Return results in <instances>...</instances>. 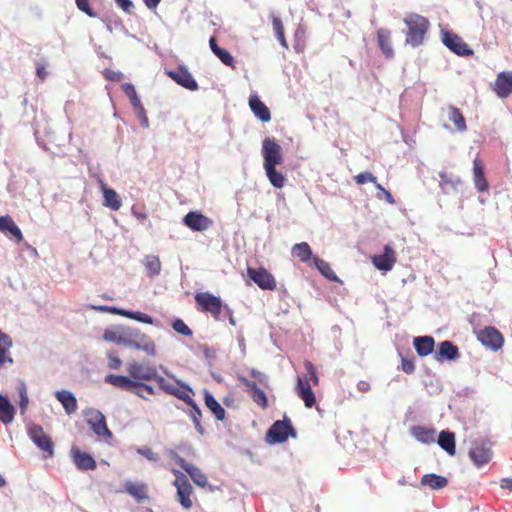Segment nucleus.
Instances as JSON below:
<instances>
[{
  "label": "nucleus",
  "mask_w": 512,
  "mask_h": 512,
  "mask_svg": "<svg viewBox=\"0 0 512 512\" xmlns=\"http://www.w3.org/2000/svg\"><path fill=\"white\" fill-rule=\"evenodd\" d=\"M197 309L204 313H210L215 320L220 319L223 303L220 297L210 292H198L195 294Z\"/></svg>",
  "instance_id": "39448f33"
},
{
  "label": "nucleus",
  "mask_w": 512,
  "mask_h": 512,
  "mask_svg": "<svg viewBox=\"0 0 512 512\" xmlns=\"http://www.w3.org/2000/svg\"><path fill=\"white\" fill-rule=\"evenodd\" d=\"M166 455L169 459L178 464L182 469H185V467L189 464L173 449H167Z\"/></svg>",
  "instance_id": "8fccbe9b"
},
{
  "label": "nucleus",
  "mask_w": 512,
  "mask_h": 512,
  "mask_svg": "<svg viewBox=\"0 0 512 512\" xmlns=\"http://www.w3.org/2000/svg\"><path fill=\"white\" fill-rule=\"evenodd\" d=\"M138 453L148 459L149 461L159 462V455L154 452L150 447L144 446L138 449Z\"/></svg>",
  "instance_id": "09e8293b"
},
{
  "label": "nucleus",
  "mask_w": 512,
  "mask_h": 512,
  "mask_svg": "<svg viewBox=\"0 0 512 512\" xmlns=\"http://www.w3.org/2000/svg\"><path fill=\"white\" fill-rule=\"evenodd\" d=\"M126 371L128 373L127 377L140 382L155 381L159 375L155 365L141 363L136 360H132L126 365Z\"/></svg>",
  "instance_id": "20e7f679"
},
{
  "label": "nucleus",
  "mask_w": 512,
  "mask_h": 512,
  "mask_svg": "<svg viewBox=\"0 0 512 512\" xmlns=\"http://www.w3.org/2000/svg\"><path fill=\"white\" fill-rule=\"evenodd\" d=\"M108 367L113 370H118L122 365V360L115 353H108Z\"/></svg>",
  "instance_id": "864d4df0"
},
{
  "label": "nucleus",
  "mask_w": 512,
  "mask_h": 512,
  "mask_svg": "<svg viewBox=\"0 0 512 512\" xmlns=\"http://www.w3.org/2000/svg\"><path fill=\"white\" fill-rule=\"evenodd\" d=\"M412 435L420 442L430 444L436 440V429L425 426H414L411 429Z\"/></svg>",
  "instance_id": "c85d7f7f"
},
{
  "label": "nucleus",
  "mask_w": 512,
  "mask_h": 512,
  "mask_svg": "<svg viewBox=\"0 0 512 512\" xmlns=\"http://www.w3.org/2000/svg\"><path fill=\"white\" fill-rule=\"evenodd\" d=\"M304 367L309 375V382L311 381L313 385L317 386L319 384V377L314 364L310 361H305Z\"/></svg>",
  "instance_id": "de8ad7c7"
},
{
  "label": "nucleus",
  "mask_w": 512,
  "mask_h": 512,
  "mask_svg": "<svg viewBox=\"0 0 512 512\" xmlns=\"http://www.w3.org/2000/svg\"><path fill=\"white\" fill-rule=\"evenodd\" d=\"M402 370L407 374L413 373L415 370V365L412 360L402 359Z\"/></svg>",
  "instance_id": "052dcab7"
},
{
  "label": "nucleus",
  "mask_w": 512,
  "mask_h": 512,
  "mask_svg": "<svg viewBox=\"0 0 512 512\" xmlns=\"http://www.w3.org/2000/svg\"><path fill=\"white\" fill-rule=\"evenodd\" d=\"M289 436L296 437V431L291 425L290 419L286 416L282 421L274 422L267 432V437L271 443H283Z\"/></svg>",
  "instance_id": "0eeeda50"
},
{
  "label": "nucleus",
  "mask_w": 512,
  "mask_h": 512,
  "mask_svg": "<svg viewBox=\"0 0 512 512\" xmlns=\"http://www.w3.org/2000/svg\"><path fill=\"white\" fill-rule=\"evenodd\" d=\"M93 309L101 312H109L112 314L120 315L129 319L136 320L138 322L144 323V324H153L154 320L153 318L143 312L139 311H128L117 307H109V306H93Z\"/></svg>",
  "instance_id": "2eb2a0df"
},
{
  "label": "nucleus",
  "mask_w": 512,
  "mask_h": 512,
  "mask_svg": "<svg viewBox=\"0 0 512 512\" xmlns=\"http://www.w3.org/2000/svg\"><path fill=\"white\" fill-rule=\"evenodd\" d=\"M124 490L132 496L138 503L148 500V485L143 482L127 481L124 484Z\"/></svg>",
  "instance_id": "4be33fe9"
},
{
  "label": "nucleus",
  "mask_w": 512,
  "mask_h": 512,
  "mask_svg": "<svg viewBox=\"0 0 512 512\" xmlns=\"http://www.w3.org/2000/svg\"><path fill=\"white\" fill-rule=\"evenodd\" d=\"M252 377L258 381L260 384L266 385L267 384V377L264 373L258 371V370H252L251 371Z\"/></svg>",
  "instance_id": "680f3d73"
},
{
  "label": "nucleus",
  "mask_w": 512,
  "mask_h": 512,
  "mask_svg": "<svg viewBox=\"0 0 512 512\" xmlns=\"http://www.w3.org/2000/svg\"><path fill=\"white\" fill-rule=\"evenodd\" d=\"M36 73H37V76L41 80H44L46 78V76H47V71H46L45 65L44 64H37Z\"/></svg>",
  "instance_id": "774afa93"
},
{
  "label": "nucleus",
  "mask_w": 512,
  "mask_h": 512,
  "mask_svg": "<svg viewBox=\"0 0 512 512\" xmlns=\"http://www.w3.org/2000/svg\"><path fill=\"white\" fill-rule=\"evenodd\" d=\"M296 392L305 407L312 408L316 404V397L307 377H298Z\"/></svg>",
  "instance_id": "6ab92c4d"
},
{
  "label": "nucleus",
  "mask_w": 512,
  "mask_h": 512,
  "mask_svg": "<svg viewBox=\"0 0 512 512\" xmlns=\"http://www.w3.org/2000/svg\"><path fill=\"white\" fill-rule=\"evenodd\" d=\"M292 256L298 258L301 262H307L312 257V250L308 243H297L292 247Z\"/></svg>",
  "instance_id": "e433bc0d"
},
{
  "label": "nucleus",
  "mask_w": 512,
  "mask_h": 512,
  "mask_svg": "<svg viewBox=\"0 0 512 512\" xmlns=\"http://www.w3.org/2000/svg\"><path fill=\"white\" fill-rule=\"evenodd\" d=\"M174 476L175 480L173 481V485L177 489V500L181 504V506L185 509H190L193 506L191 495L193 493V487L190 484L187 476L183 474L181 471L172 468L170 470Z\"/></svg>",
  "instance_id": "423d86ee"
},
{
  "label": "nucleus",
  "mask_w": 512,
  "mask_h": 512,
  "mask_svg": "<svg viewBox=\"0 0 512 512\" xmlns=\"http://www.w3.org/2000/svg\"><path fill=\"white\" fill-rule=\"evenodd\" d=\"M439 446L450 456L456 454L455 435L450 431H441L438 437Z\"/></svg>",
  "instance_id": "7c9ffc66"
},
{
  "label": "nucleus",
  "mask_w": 512,
  "mask_h": 512,
  "mask_svg": "<svg viewBox=\"0 0 512 512\" xmlns=\"http://www.w3.org/2000/svg\"><path fill=\"white\" fill-rule=\"evenodd\" d=\"M85 416L87 424L97 436L107 438L112 437V432L107 427L106 418L101 411L89 409L85 412Z\"/></svg>",
  "instance_id": "1a4fd4ad"
},
{
  "label": "nucleus",
  "mask_w": 512,
  "mask_h": 512,
  "mask_svg": "<svg viewBox=\"0 0 512 512\" xmlns=\"http://www.w3.org/2000/svg\"><path fill=\"white\" fill-rule=\"evenodd\" d=\"M443 44L458 56L468 57L473 55V50L469 48L464 40L453 32L446 31L442 34Z\"/></svg>",
  "instance_id": "ddd939ff"
},
{
  "label": "nucleus",
  "mask_w": 512,
  "mask_h": 512,
  "mask_svg": "<svg viewBox=\"0 0 512 512\" xmlns=\"http://www.w3.org/2000/svg\"><path fill=\"white\" fill-rule=\"evenodd\" d=\"M167 75L182 87L195 91L198 89V84L194 80L192 74L184 66H178L175 70L167 71Z\"/></svg>",
  "instance_id": "f3484780"
},
{
  "label": "nucleus",
  "mask_w": 512,
  "mask_h": 512,
  "mask_svg": "<svg viewBox=\"0 0 512 512\" xmlns=\"http://www.w3.org/2000/svg\"><path fill=\"white\" fill-rule=\"evenodd\" d=\"M103 339L107 342L143 351L151 357H155L157 354L155 341L135 327L123 324L109 326L104 330Z\"/></svg>",
  "instance_id": "f257e3e1"
},
{
  "label": "nucleus",
  "mask_w": 512,
  "mask_h": 512,
  "mask_svg": "<svg viewBox=\"0 0 512 512\" xmlns=\"http://www.w3.org/2000/svg\"><path fill=\"white\" fill-rule=\"evenodd\" d=\"M15 415V409L9 400L0 395V421L4 424L12 422Z\"/></svg>",
  "instance_id": "c9c22d12"
},
{
  "label": "nucleus",
  "mask_w": 512,
  "mask_h": 512,
  "mask_svg": "<svg viewBox=\"0 0 512 512\" xmlns=\"http://www.w3.org/2000/svg\"><path fill=\"white\" fill-rule=\"evenodd\" d=\"M313 261L319 272L328 280L331 281H339L337 275L331 268L330 264L319 257L315 256L313 257Z\"/></svg>",
  "instance_id": "ea45409f"
},
{
  "label": "nucleus",
  "mask_w": 512,
  "mask_h": 512,
  "mask_svg": "<svg viewBox=\"0 0 512 512\" xmlns=\"http://www.w3.org/2000/svg\"><path fill=\"white\" fill-rule=\"evenodd\" d=\"M240 381L245 385V391L249 394L253 402L261 409H266L268 407L267 396L265 392L257 386L256 381L249 380L245 377L240 378Z\"/></svg>",
  "instance_id": "a211bd4d"
},
{
  "label": "nucleus",
  "mask_w": 512,
  "mask_h": 512,
  "mask_svg": "<svg viewBox=\"0 0 512 512\" xmlns=\"http://www.w3.org/2000/svg\"><path fill=\"white\" fill-rule=\"evenodd\" d=\"M71 455L73 462L78 470L87 471L96 469L97 464L95 459L87 452H83L77 448H73L71 450Z\"/></svg>",
  "instance_id": "aec40b11"
},
{
  "label": "nucleus",
  "mask_w": 512,
  "mask_h": 512,
  "mask_svg": "<svg viewBox=\"0 0 512 512\" xmlns=\"http://www.w3.org/2000/svg\"><path fill=\"white\" fill-rule=\"evenodd\" d=\"M395 260L394 251L390 247L386 246V272L392 268Z\"/></svg>",
  "instance_id": "4d7b16f0"
},
{
  "label": "nucleus",
  "mask_w": 512,
  "mask_h": 512,
  "mask_svg": "<svg viewBox=\"0 0 512 512\" xmlns=\"http://www.w3.org/2000/svg\"><path fill=\"white\" fill-rule=\"evenodd\" d=\"M272 26L280 44L283 47H287V42L284 34V26L282 20L278 16H272Z\"/></svg>",
  "instance_id": "79ce46f5"
},
{
  "label": "nucleus",
  "mask_w": 512,
  "mask_h": 512,
  "mask_svg": "<svg viewBox=\"0 0 512 512\" xmlns=\"http://www.w3.org/2000/svg\"><path fill=\"white\" fill-rule=\"evenodd\" d=\"M373 264L379 270H384V254L372 257Z\"/></svg>",
  "instance_id": "69168bd1"
},
{
  "label": "nucleus",
  "mask_w": 512,
  "mask_h": 512,
  "mask_svg": "<svg viewBox=\"0 0 512 512\" xmlns=\"http://www.w3.org/2000/svg\"><path fill=\"white\" fill-rule=\"evenodd\" d=\"M10 347L1 346L0 345V366L3 365L5 362L12 363V358L7 356V353L9 351Z\"/></svg>",
  "instance_id": "bf43d9fd"
},
{
  "label": "nucleus",
  "mask_w": 512,
  "mask_h": 512,
  "mask_svg": "<svg viewBox=\"0 0 512 512\" xmlns=\"http://www.w3.org/2000/svg\"><path fill=\"white\" fill-rule=\"evenodd\" d=\"M494 91L500 98H507L512 94V74L501 72L497 75Z\"/></svg>",
  "instance_id": "412c9836"
},
{
  "label": "nucleus",
  "mask_w": 512,
  "mask_h": 512,
  "mask_svg": "<svg viewBox=\"0 0 512 512\" xmlns=\"http://www.w3.org/2000/svg\"><path fill=\"white\" fill-rule=\"evenodd\" d=\"M192 404V407H193V413H192V417H193V420H194V423H195V426L198 428H200V422H199V418L201 417V410L197 407L196 404L192 402H190Z\"/></svg>",
  "instance_id": "0e129e2a"
},
{
  "label": "nucleus",
  "mask_w": 512,
  "mask_h": 512,
  "mask_svg": "<svg viewBox=\"0 0 512 512\" xmlns=\"http://www.w3.org/2000/svg\"><path fill=\"white\" fill-rule=\"evenodd\" d=\"M129 99H130V102H131L136 114L141 119L142 124L147 127L148 126V118L146 116V111L144 109V106L142 105L138 95L135 94L132 98H129Z\"/></svg>",
  "instance_id": "c03bdc74"
},
{
  "label": "nucleus",
  "mask_w": 512,
  "mask_h": 512,
  "mask_svg": "<svg viewBox=\"0 0 512 512\" xmlns=\"http://www.w3.org/2000/svg\"><path fill=\"white\" fill-rule=\"evenodd\" d=\"M413 345L420 357H426L433 352L435 340L432 336H419L414 338Z\"/></svg>",
  "instance_id": "bb28decb"
},
{
  "label": "nucleus",
  "mask_w": 512,
  "mask_h": 512,
  "mask_svg": "<svg viewBox=\"0 0 512 512\" xmlns=\"http://www.w3.org/2000/svg\"><path fill=\"white\" fill-rule=\"evenodd\" d=\"M57 400L62 404L66 413L72 414L77 410V400L75 396L69 391H58L56 393Z\"/></svg>",
  "instance_id": "2f4dec72"
},
{
  "label": "nucleus",
  "mask_w": 512,
  "mask_h": 512,
  "mask_svg": "<svg viewBox=\"0 0 512 512\" xmlns=\"http://www.w3.org/2000/svg\"><path fill=\"white\" fill-rule=\"evenodd\" d=\"M99 186L103 193V205L114 211L119 210L122 206V201L118 193L114 189L107 187L103 180H99Z\"/></svg>",
  "instance_id": "5701e85b"
},
{
  "label": "nucleus",
  "mask_w": 512,
  "mask_h": 512,
  "mask_svg": "<svg viewBox=\"0 0 512 512\" xmlns=\"http://www.w3.org/2000/svg\"><path fill=\"white\" fill-rule=\"evenodd\" d=\"M404 23L407 27L406 42L413 47L421 45L430 27L429 20L420 14L411 12L405 16Z\"/></svg>",
  "instance_id": "f03ea898"
},
{
  "label": "nucleus",
  "mask_w": 512,
  "mask_h": 512,
  "mask_svg": "<svg viewBox=\"0 0 512 512\" xmlns=\"http://www.w3.org/2000/svg\"><path fill=\"white\" fill-rule=\"evenodd\" d=\"M129 99H130V102H131L136 114L141 119L142 124L147 127L148 126V118L146 116V111L144 109V106L142 105L138 95L135 94L132 98H129Z\"/></svg>",
  "instance_id": "37998d69"
},
{
  "label": "nucleus",
  "mask_w": 512,
  "mask_h": 512,
  "mask_svg": "<svg viewBox=\"0 0 512 512\" xmlns=\"http://www.w3.org/2000/svg\"><path fill=\"white\" fill-rule=\"evenodd\" d=\"M155 382H157L159 388L166 392L167 394L175 396L178 399L183 400L185 402H192V399L189 394L190 389L186 385H183L178 381L170 382L160 375H158Z\"/></svg>",
  "instance_id": "9b49d317"
},
{
  "label": "nucleus",
  "mask_w": 512,
  "mask_h": 512,
  "mask_svg": "<svg viewBox=\"0 0 512 512\" xmlns=\"http://www.w3.org/2000/svg\"><path fill=\"white\" fill-rule=\"evenodd\" d=\"M355 181L357 184H365L374 181V177L371 173L365 172L355 176Z\"/></svg>",
  "instance_id": "13d9d810"
},
{
  "label": "nucleus",
  "mask_w": 512,
  "mask_h": 512,
  "mask_svg": "<svg viewBox=\"0 0 512 512\" xmlns=\"http://www.w3.org/2000/svg\"><path fill=\"white\" fill-rule=\"evenodd\" d=\"M262 155L264 167L277 166L283 162L282 148L274 139L266 138L263 140Z\"/></svg>",
  "instance_id": "9d476101"
},
{
  "label": "nucleus",
  "mask_w": 512,
  "mask_h": 512,
  "mask_svg": "<svg viewBox=\"0 0 512 512\" xmlns=\"http://www.w3.org/2000/svg\"><path fill=\"white\" fill-rule=\"evenodd\" d=\"M270 183L276 188H282L285 185L286 177L276 170V166L264 167Z\"/></svg>",
  "instance_id": "a19ab883"
},
{
  "label": "nucleus",
  "mask_w": 512,
  "mask_h": 512,
  "mask_svg": "<svg viewBox=\"0 0 512 512\" xmlns=\"http://www.w3.org/2000/svg\"><path fill=\"white\" fill-rule=\"evenodd\" d=\"M474 183L478 191L484 192L488 189V182L484 175V168L481 160L476 158L473 161Z\"/></svg>",
  "instance_id": "c756f323"
},
{
  "label": "nucleus",
  "mask_w": 512,
  "mask_h": 512,
  "mask_svg": "<svg viewBox=\"0 0 512 512\" xmlns=\"http://www.w3.org/2000/svg\"><path fill=\"white\" fill-rule=\"evenodd\" d=\"M104 77L108 81L120 82L123 79V73L112 69H106L104 71Z\"/></svg>",
  "instance_id": "3c124183"
},
{
  "label": "nucleus",
  "mask_w": 512,
  "mask_h": 512,
  "mask_svg": "<svg viewBox=\"0 0 512 512\" xmlns=\"http://www.w3.org/2000/svg\"><path fill=\"white\" fill-rule=\"evenodd\" d=\"M19 396H20V409H21V412L23 413L26 410L27 405H28V395H27V390H26V387L24 384H22L19 389Z\"/></svg>",
  "instance_id": "5fc2aeb1"
},
{
  "label": "nucleus",
  "mask_w": 512,
  "mask_h": 512,
  "mask_svg": "<svg viewBox=\"0 0 512 512\" xmlns=\"http://www.w3.org/2000/svg\"><path fill=\"white\" fill-rule=\"evenodd\" d=\"M215 55L219 58V60L225 64L226 66L235 69V60L234 57L225 49H217Z\"/></svg>",
  "instance_id": "a18cd8bd"
},
{
  "label": "nucleus",
  "mask_w": 512,
  "mask_h": 512,
  "mask_svg": "<svg viewBox=\"0 0 512 512\" xmlns=\"http://www.w3.org/2000/svg\"><path fill=\"white\" fill-rule=\"evenodd\" d=\"M421 484L431 489H442L448 485V479L437 474H425L421 478Z\"/></svg>",
  "instance_id": "f704fd0d"
},
{
  "label": "nucleus",
  "mask_w": 512,
  "mask_h": 512,
  "mask_svg": "<svg viewBox=\"0 0 512 512\" xmlns=\"http://www.w3.org/2000/svg\"><path fill=\"white\" fill-rule=\"evenodd\" d=\"M172 328L179 334L183 336L191 337L193 332L192 330L186 325V323L182 319H175L172 323Z\"/></svg>",
  "instance_id": "49530a36"
},
{
  "label": "nucleus",
  "mask_w": 512,
  "mask_h": 512,
  "mask_svg": "<svg viewBox=\"0 0 512 512\" xmlns=\"http://www.w3.org/2000/svg\"><path fill=\"white\" fill-rule=\"evenodd\" d=\"M76 5L79 10L87 14L89 17H95V12L91 9L89 5V0H75Z\"/></svg>",
  "instance_id": "603ef678"
},
{
  "label": "nucleus",
  "mask_w": 512,
  "mask_h": 512,
  "mask_svg": "<svg viewBox=\"0 0 512 512\" xmlns=\"http://www.w3.org/2000/svg\"><path fill=\"white\" fill-rule=\"evenodd\" d=\"M204 401L206 407L214 414L217 420H224V408L219 404V402L214 398V396L209 391L204 392Z\"/></svg>",
  "instance_id": "72a5a7b5"
},
{
  "label": "nucleus",
  "mask_w": 512,
  "mask_h": 512,
  "mask_svg": "<svg viewBox=\"0 0 512 512\" xmlns=\"http://www.w3.org/2000/svg\"><path fill=\"white\" fill-rule=\"evenodd\" d=\"M460 357L458 347L451 341H443L439 344L438 351L435 355L436 360H456Z\"/></svg>",
  "instance_id": "393cba45"
},
{
  "label": "nucleus",
  "mask_w": 512,
  "mask_h": 512,
  "mask_svg": "<svg viewBox=\"0 0 512 512\" xmlns=\"http://www.w3.org/2000/svg\"><path fill=\"white\" fill-rule=\"evenodd\" d=\"M183 223L192 231L197 232L205 231L213 225L212 219L196 211L187 213L183 218Z\"/></svg>",
  "instance_id": "dca6fc26"
},
{
  "label": "nucleus",
  "mask_w": 512,
  "mask_h": 512,
  "mask_svg": "<svg viewBox=\"0 0 512 512\" xmlns=\"http://www.w3.org/2000/svg\"><path fill=\"white\" fill-rule=\"evenodd\" d=\"M447 117L454 124V128L458 132L467 130L465 118L461 111L455 106H449L447 109Z\"/></svg>",
  "instance_id": "473e14b6"
},
{
  "label": "nucleus",
  "mask_w": 512,
  "mask_h": 512,
  "mask_svg": "<svg viewBox=\"0 0 512 512\" xmlns=\"http://www.w3.org/2000/svg\"><path fill=\"white\" fill-rule=\"evenodd\" d=\"M249 107L254 115L262 122H269L271 113L269 108L260 100L256 94L249 97Z\"/></svg>",
  "instance_id": "b1692460"
},
{
  "label": "nucleus",
  "mask_w": 512,
  "mask_h": 512,
  "mask_svg": "<svg viewBox=\"0 0 512 512\" xmlns=\"http://www.w3.org/2000/svg\"><path fill=\"white\" fill-rule=\"evenodd\" d=\"M122 90L128 98H132L135 94H137L135 87L130 83H124L122 85Z\"/></svg>",
  "instance_id": "e2e57ef3"
},
{
  "label": "nucleus",
  "mask_w": 512,
  "mask_h": 512,
  "mask_svg": "<svg viewBox=\"0 0 512 512\" xmlns=\"http://www.w3.org/2000/svg\"><path fill=\"white\" fill-rule=\"evenodd\" d=\"M184 470L197 486L203 488L207 485V476L197 466L189 463Z\"/></svg>",
  "instance_id": "4c0bfd02"
},
{
  "label": "nucleus",
  "mask_w": 512,
  "mask_h": 512,
  "mask_svg": "<svg viewBox=\"0 0 512 512\" xmlns=\"http://www.w3.org/2000/svg\"><path fill=\"white\" fill-rule=\"evenodd\" d=\"M247 275L263 290H275L277 283L275 277L265 268H247Z\"/></svg>",
  "instance_id": "f8f14e48"
},
{
  "label": "nucleus",
  "mask_w": 512,
  "mask_h": 512,
  "mask_svg": "<svg viewBox=\"0 0 512 512\" xmlns=\"http://www.w3.org/2000/svg\"><path fill=\"white\" fill-rule=\"evenodd\" d=\"M0 345L1 346H6L7 347H12V340L11 338L9 337V335H7L6 333L2 332L0 330Z\"/></svg>",
  "instance_id": "338daca9"
},
{
  "label": "nucleus",
  "mask_w": 512,
  "mask_h": 512,
  "mask_svg": "<svg viewBox=\"0 0 512 512\" xmlns=\"http://www.w3.org/2000/svg\"><path fill=\"white\" fill-rule=\"evenodd\" d=\"M31 440L44 453L45 458H50L54 454V443L40 425H32L28 430Z\"/></svg>",
  "instance_id": "6e6552de"
},
{
  "label": "nucleus",
  "mask_w": 512,
  "mask_h": 512,
  "mask_svg": "<svg viewBox=\"0 0 512 512\" xmlns=\"http://www.w3.org/2000/svg\"><path fill=\"white\" fill-rule=\"evenodd\" d=\"M118 7L128 14L133 13L134 5L131 0H115Z\"/></svg>",
  "instance_id": "6e6d98bb"
},
{
  "label": "nucleus",
  "mask_w": 512,
  "mask_h": 512,
  "mask_svg": "<svg viewBox=\"0 0 512 512\" xmlns=\"http://www.w3.org/2000/svg\"><path fill=\"white\" fill-rule=\"evenodd\" d=\"M478 340L486 347L496 351L503 346L504 338L502 334L492 326L482 329L477 336Z\"/></svg>",
  "instance_id": "4468645a"
},
{
  "label": "nucleus",
  "mask_w": 512,
  "mask_h": 512,
  "mask_svg": "<svg viewBox=\"0 0 512 512\" xmlns=\"http://www.w3.org/2000/svg\"><path fill=\"white\" fill-rule=\"evenodd\" d=\"M469 457L476 466L481 467L491 460L492 452L488 447L477 444L469 451Z\"/></svg>",
  "instance_id": "a878e982"
},
{
  "label": "nucleus",
  "mask_w": 512,
  "mask_h": 512,
  "mask_svg": "<svg viewBox=\"0 0 512 512\" xmlns=\"http://www.w3.org/2000/svg\"><path fill=\"white\" fill-rule=\"evenodd\" d=\"M144 266L146 269L147 276L155 277L161 272V262L159 257L154 255H148L144 259Z\"/></svg>",
  "instance_id": "58836bf2"
},
{
  "label": "nucleus",
  "mask_w": 512,
  "mask_h": 512,
  "mask_svg": "<svg viewBox=\"0 0 512 512\" xmlns=\"http://www.w3.org/2000/svg\"><path fill=\"white\" fill-rule=\"evenodd\" d=\"M0 231L10 233L17 242H21L23 240V234L20 228L9 215L0 216Z\"/></svg>",
  "instance_id": "cd10ccee"
},
{
  "label": "nucleus",
  "mask_w": 512,
  "mask_h": 512,
  "mask_svg": "<svg viewBox=\"0 0 512 512\" xmlns=\"http://www.w3.org/2000/svg\"><path fill=\"white\" fill-rule=\"evenodd\" d=\"M105 382L115 388L132 392L142 399H148V396L155 394L154 388L146 382L134 381L124 375L109 374L105 377Z\"/></svg>",
  "instance_id": "7ed1b4c3"
}]
</instances>
